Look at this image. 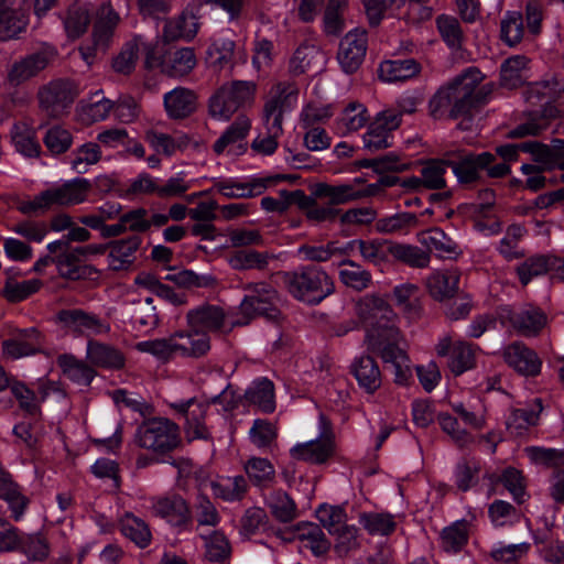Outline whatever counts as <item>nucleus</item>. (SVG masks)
<instances>
[{"instance_id":"8fccbe9b","label":"nucleus","mask_w":564,"mask_h":564,"mask_svg":"<svg viewBox=\"0 0 564 564\" xmlns=\"http://www.w3.org/2000/svg\"><path fill=\"white\" fill-rule=\"evenodd\" d=\"M522 151L532 154L534 161L539 163L538 167L544 170L560 167L564 170V156H560L557 152L547 145L538 142H523Z\"/></svg>"},{"instance_id":"2f4dec72","label":"nucleus","mask_w":564,"mask_h":564,"mask_svg":"<svg viewBox=\"0 0 564 564\" xmlns=\"http://www.w3.org/2000/svg\"><path fill=\"white\" fill-rule=\"evenodd\" d=\"M492 160L494 156L488 152L478 155L467 154L458 163L453 164V173L460 183H469L477 180Z\"/></svg>"},{"instance_id":"7c9ffc66","label":"nucleus","mask_w":564,"mask_h":564,"mask_svg":"<svg viewBox=\"0 0 564 564\" xmlns=\"http://www.w3.org/2000/svg\"><path fill=\"white\" fill-rule=\"evenodd\" d=\"M147 51V64L149 66L154 65L153 53L148 51V45L141 37H137L133 41L127 43L121 52L115 57L112 62V68L115 72L120 74H129L133 70L135 62L139 56L140 50Z\"/></svg>"},{"instance_id":"a878e982","label":"nucleus","mask_w":564,"mask_h":564,"mask_svg":"<svg viewBox=\"0 0 564 564\" xmlns=\"http://www.w3.org/2000/svg\"><path fill=\"white\" fill-rule=\"evenodd\" d=\"M458 282L459 272L456 269L437 270L426 279V288L432 297L443 301L455 295Z\"/></svg>"},{"instance_id":"5701e85b","label":"nucleus","mask_w":564,"mask_h":564,"mask_svg":"<svg viewBox=\"0 0 564 564\" xmlns=\"http://www.w3.org/2000/svg\"><path fill=\"white\" fill-rule=\"evenodd\" d=\"M173 406L185 417V433L189 441L206 438L208 436V431L203 423L206 412V408L203 403L191 399L175 403Z\"/></svg>"},{"instance_id":"a18cd8bd","label":"nucleus","mask_w":564,"mask_h":564,"mask_svg":"<svg viewBox=\"0 0 564 564\" xmlns=\"http://www.w3.org/2000/svg\"><path fill=\"white\" fill-rule=\"evenodd\" d=\"M121 532L139 547H147L151 542V531L148 524L132 513H126L121 519Z\"/></svg>"},{"instance_id":"aec40b11","label":"nucleus","mask_w":564,"mask_h":564,"mask_svg":"<svg viewBox=\"0 0 564 564\" xmlns=\"http://www.w3.org/2000/svg\"><path fill=\"white\" fill-rule=\"evenodd\" d=\"M250 120L240 116L216 141L214 150L217 154L240 155L246 151V137L249 133Z\"/></svg>"},{"instance_id":"ea45409f","label":"nucleus","mask_w":564,"mask_h":564,"mask_svg":"<svg viewBox=\"0 0 564 564\" xmlns=\"http://www.w3.org/2000/svg\"><path fill=\"white\" fill-rule=\"evenodd\" d=\"M204 489L210 488L212 492L224 500L234 501L242 497L247 484L242 476L218 477L216 480L203 484Z\"/></svg>"},{"instance_id":"f704fd0d","label":"nucleus","mask_w":564,"mask_h":564,"mask_svg":"<svg viewBox=\"0 0 564 564\" xmlns=\"http://www.w3.org/2000/svg\"><path fill=\"white\" fill-rule=\"evenodd\" d=\"M295 534L300 540L302 547L310 549L315 556L324 555L330 547V543L326 539L324 532L315 523H299L296 525Z\"/></svg>"},{"instance_id":"ddd939ff","label":"nucleus","mask_w":564,"mask_h":564,"mask_svg":"<svg viewBox=\"0 0 564 564\" xmlns=\"http://www.w3.org/2000/svg\"><path fill=\"white\" fill-rule=\"evenodd\" d=\"M76 94L68 82L50 83L39 93L40 106L50 117H59L73 102Z\"/></svg>"},{"instance_id":"de8ad7c7","label":"nucleus","mask_w":564,"mask_h":564,"mask_svg":"<svg viewBox=\"0 0 564 564\" xmlns=\"http://www.w3.org/2000/svg\"><path fill=\"white\" fill-rule=\"evenodd\" d=\"M368 119L367 109L362 104L350 102L338 118L337 129L341 133L354 132L362 128Z\"/></svg>"},{"instance_id":"2eb2a0df","label":"nucleus","mask_w":564,"mask_h":564,"mask_svg":"<svg viewBox=\"0 0 564 564\" xmlns=\"http://www.w3.org/2000/svg\"><path fill=\"white\" fill-rule=\"evenodd\" d=\"M54 55V50L47 46L15 61L8 70L9 83L18 86L33 78L48 65Z\"/></svg>"},{"instance_id":"f257e3e1","label":"nucleus","mask_w":564,"mask_h":564,"mask_svg":"<svg viewBox=\"0 0 564 564\" xmlns=\"http://www.w3.org/2000/svg\"><path fill=\"white\" fill-rule=\"evenodd\" d=\"M357 312L366 323L369 348L392 367L395 382L405 384L412 372L409 358L399 346L401 335L394 324L395 315L391 307L383 299L371 295L358 302Z\"/></svg>"},{"instance_id":"e433bc0d","label":"nucleus","mask_w":564,"mask_h":564,"mask_svg":"<svg viewBox=\"0 0 564 564\" xmlns=\"http://www.w3.org/2000/svg\"><path fill=\"white\" fill-rule=\"evenodd\" d=\"M511 324L525 336L538 334L546 325V316L538 308L527 307L519 312L508 311Z\"/></svg>"},{"instance_id":"4be33fe9","label":"nucleus","mask_w":564,"mask_h":564,"mask_svg":"<svg viewBox=\"0 0 564 564\" xmlns=\"http://www.w3.org/2000/svg\"><path fill=\"white\" fill-rule=\"evenodd\" d=\"M163 102L170 118L183 119L196 110L197 96L192 89L178 86L164 94Z\"/></svg>"},{"instance_id":"9b49d317","label":"nucleus","mask_w":564,"mask_h":564,"mask_svg":"<svg viewBox=\"0 0 564 564\" xmlns=\"http://www.w3.org/2000/svg\"><path fill=\"white\" fill-rule=\"evenodd\" d=\"M400 126V113L392 110L379 112L362 135L364 148L373 153L391 147V132Z\"/></svg>"},{"instance_id":"b1692460","label":"nucleus","mask_w":564,"mask_h":564,"mask_svg":"<svg viewBox=\"0 0 564 564\" xmlns=\"http://www.w3.org/2000/svg\"><path fill=\"white\" fill-rule=\"evenodd\" d=\"M152 511L173 527H182L189 520L188 507L185 500L178 496L155 499Z\"/></svg>"},{"instance_id":"774afa93","label":"nucleus","mask_w":564,"mask_h":564,"mask_svg":"<svg viewBox=\"0 0 564 564\" xmlns=\"http://www.w3.org/2000/svg\"><path fill=\"white\" fill-rule=\"evenodd\" d=\"M271 256L264 252H258L254 250H242L236 252L230 258V264L235 269H263L267 267Z\"/></svg>"},{"instance_id":"603ef678","label":"nucleus","mask_w":564,"mask_h":564,"mask_svg":"<svg viewBox=\"0 0 564 564\" xmlns=\"http://www.w3.org/2000/svg\"><path fill=\"white\" fill-rule=\"evenodd\" d=\"M58 365L64 375L77 384L88 386L95 377V372L91 368L76 360L73 356H59Z\"/></svg>"},{"instance_id":"c85d7f7f","label":"nucleus","mask_w":564,"mask_h":564,"mask_svg":"<svg viewBox=\"0 0 564 564\" xmlns=\"http://www.w3.org/2000/svg\"><path fill=\"white\" fill-rule=\"evenodd\" d=\"M119 15L109 3L100 7L94 28V44L96 48L105 50L111 42Z\"/></svg>"},{"instance_id":"473e14b6","label":"nucleus","mask_w":564,"mask_h":564,"mask_svg":"<svg viewBox=\"0 0 564 564\" xmlns=\"http://www.w3.org/2000/svg\"><path fill=\"white\" fill-rule=\"evenodd\" d=\"M112 107V102L105 98L101 91H97L94 100H84L78 105L76 118L80 123L89 126L105 120Z\"/></svg>"},{"instance_id":"79ce46f5","label":"nucleus","mask_w":564,"mask_h":564,"mask_svg":"<svg viewBox=\"0 0 564 564\" xmlns=\"http://www.w3.org/2000/svg\"><path fill=\"white\" fill-rule=\"evenodd\" d=\"M11 139L15 150L24 156L35 158L41 152L35 130L26 123H17L11 131Z\"/></svg>"},{"instance_id":"bf43d9fd","label":"nucleus","mask_w":564,"mask_h":564,"mask_svg":"<svg viewBox=\"0 0 564 564\" xmlns=\"http://www.w3.org/2000/svg\"><path fill=\"white\" fill-rule=\"evenodd\" d=\"M43 142L51 154L58 155L72 147L73 135L64 127L55 124L46 130Z\"/></svg>"},{"instance_id":"412c9836","label":"nucleus","mask_w":564,"mask_h":564,"mask_svg":"<svg viewBox=\"0 0 564 564\" xmlns=\"http://www.w3.org/2000/svg\"><path fill=\"white\" fill-rule=\"evenodd\" d=\"M41 348V335L35 328L25 329L2 343L3 357L12 360L32 356Z\"/></svg>"},{"instance_id":"0eeeda50","label":"nucleus","mask_w":564,"mask_h":564,"mask_svg":"<svg viewBox=\"0 0 564 564\" xmlns=\"http://www.w3.org/2000/svg\"><path fill=\"white\" fill-rule=\"evenodd\" d=\"M135 437L141 447L156 453L172 451L181 441L177 425L163 417L152 419L142 423L137 431Z\"/></svg>"},{"instance_id":"1a4fd4ad","label":"nucleus","mask_w":564,"mask_h":564,"mask_svg":"<svg viewBox=\"0 0 564 564\" xmlns=\"http://www.w3.org/2000/svg\"><path fill=\"white\" fill-rule=\"evenodd\" d=\"M278 302L276 292L270 285L265 283L250 285L239 307L243 319L237 323L247 324L249 319L258 315L275 318L278 316Z\"/></svg>"},{"instance_id":"0e129e2a","label":"nucleus","mask_w":564,"mask_h":564,"mask_svg":"<svg viewBox=\"0 0 564 564\" xmlns=\"http://www.w3.org/2000/svg\"><path fill=\"white\" fill-rule=\"evenodd\" d=\"M527 456L538 466L557 467L564 463V451L556 448H546L540 446H531L524 449Z\"/></svg>"},{"instance_id":"f3484780","label":"nucleus","mask_w":564,"mask_h":564,"mask_svg":"<svg viewBox=\"0 0 564 564\" xmlns=\"http://www.w3.org/2000/svg\"><path fill=\"white\" fill-rule=\"evenodd\" d=\"M367 51V34L355 29L340 41L337 59L345 73H354L362 63Z\"/></svg>"},{"instance_id":"6e6d98bb","label":"nucleus","mask_w":564,"mask_h":564,"mask_svg":"<svg viewBox=\"0 0 564 564\" xmlns=\"http://www.w3.org/2000/svg\"><path fill=\"white\" fill-rule=\"evenodd\" d=\"M468 523L464 520L456 521L445 528L441 535L442 547L447 553L458 552L467 542Z\"/></svg>"},{"instance_id":"a211bd4d","label":"nucleus","mask_w":564,"mask_h":564,"mask_svg":"<svg viewBox=\"0 0 564 564\" xmlns=\"http://www.w3.org/2000/svg\"><path fill=\"white\" fill-rule=\"evenodd\" d=\"M283 177L258 176L247 180H224L216 183L217 191L226 197H253L262 194L269 186H272Z\"/></svg>"},{"instance_id":"f03ea898","label":"nucleus","mask_w":564,"mask_h":564,"mask_svg":"<svg viewBox=\"0 0 564 564\" xmlns=\"http://www.w3.org/2000/svg\"><path fill=\"white\" fill-rule=\"evenodd\" d=\"M484 76L477 68H468L451 85L438 90L431 100L433 112L451 107L453 117L466 113L471 107L485 100L491 88L480 86Z\"/></svg>"},{"instance_id":"6e6552de","label":"nucleus","mask_w":564,"mask_h":564,"mask_svg":"<svg viewBox=\"0 0 564 564\" xmlns=\"http://www.w3.org/2000/svg\"><path fill=\"white\" fill-rule=\"evenodd\" d=\"M317 436L314 440L297 443L291 448V455L314 464L326 462L334 452V433L330 421L321 413L317 421Z\"/></svg>"},{"instance_id":"bb28decb","label":"nucleus","mask_w":564,"mask_h":564,"mask_svg":"<svg viewBox=\"0 0 564 564\" xmlns=\"http://www.w3.org/2000/svg\"><path fill=\"white\" fill-rule=\"evenodd\" d=\"M351 372L358 386L367 393L376 392L381 386V373L376 361L369 356L355 358Z\"/></svg>"},{"instance_id":"5fc2aeb1","label":"nucleus","mask_w":564,"mask_h":564,"mask_svg":"<svg viewBox=\"0 0 564 564\" xmlns=\"http://www.w3.org/2000/svg\"><path fill=\"white\" fill-rule=\"evenodd\" d=\"M100 156L99 145L94 142H87L73 152L69 163L76 173L83 174L88 172L89 167L100 160Z\"/></svg>"},{"instance_id":"72a5a7b5","label":"nucleus","mask_w":564,"mask_h":564,"mask_svg":"<svg viewBox=\"0 0 564 564\" xmlns=\"http://www.w3.org/2000/svg\"><path fill=\"white\" fill-rule=\"evenodd\" d=\"M197 58L192 47H182L171 53L161 63L162 72L172 77H183L196 66Z\"/></svg>"},{"instance_id":"a19ab883","label":"nucleus","mask_w":564,"mask_h":564,"mask_svg":"<svg viewBox=\"0 0 564 564\" xmlns=\"http://www.w3.org/2000/svg\"><path fill=\"white\" fill-rule=\"evenodd\" d=\"M176 337V351L181 356H200L209 350V337L199 330L189 328L187 334L177 333Z\"/></svg>"},{"instance_id":"c9c22d12","label":"nucleus","mask_w":564,"mask_h":564,"mask_svg":"<svg viewBox=\"0 0 564 564\" xmlns=\"http://www.w3.org/2000/svg\"><path fill=\"white\" fill-rule=\"evenodd\" d=\"M419 72L420 66L412 58L384 61L379 66V77L386 83L406 80Z\"/></svg>"},{"instance_id":"423d86ee","label":"nucleus","mask_w":564,"mask_h":564,"mask_svg":"<svg viewBox=\"0 0 564 564\" xmlns=\"http://www.w3.org/2000/svg\"><path fill=\"white\" fill-rule=\"evenodd\" d=\"M256 84L236 80L223 85L209 99V115L218 121H227L240 107L253 101Z\"/></svg>"},{"instance_id":"7ed1b4c3","label":"nucleus","mask_w":564,"mask_h":564,"mask_svg":"<svg viewBox=\"0 0 564 564\" xmlns=\"http://www.w3.org/2000/svg\"><path fill=\"white\" fill-rule=\"evenodd\" d=\"M297 104V88L293 84H278L264 107L267 134H260L252 142V149L263 155L274 153L282 134L283 115Z\"/></svg>"},{"instance_id":"09e8293b","label":"nucleus","mask_w":564,"mask_h":564,"mask_svg":"<svg viewBox=\"0 0 564 564\" xmlns=\"http://www.w3.org/2000/svg\"><path fill=\"white\" fill-rule=\"evenodd\" d=\"M528 59L524 56L508 58L501 66V84L508 88L521 85L528 77Z\"/></svg>"},{"instance_id":"cd10ccee","label":"nucleus","mask_w":564,"mask_h":564,"mask_svg":"<svg viewBox=\"0 0 564 564\" xmlns=\"http://www.w3.org/2000/svg\"><path fill=\"white\" fill-rule=\"evenodd\" d=\"M564 260L554 256H536L525 260L518 267L517 273L523 285H527L533 278L547 271H558L563 268Z\"/></svg>"},{"instance_id":"393cba45","label":"nucleus","mask_w":564,"mask_h":564,"mask_svg":"<svg viewBox=\"0 0 564 564\" xmlns=\"http://www.w3.org/2000/svg\"><path fill=\"white\" fill-rule=\"evenodd\" d=\"M140 247L138 237L116 240L109 243L108 267L110 270L120 271L129 269L135 259V252Z\"/></svg>"},{"instance_id":"052dcab7","label":"nucleus","mask_w":564,"mask_h":564,"mask_svg":"<svg viewBox=\"0 0 564 564\" xmlns=\"http://www.w3.org/2000/svg\"><path fill=\"white\" fill-rule=\"evenodd\" d=\"M340 281L357 291L366 289L371 282V275L352 261H344L339 271Z\"/></svg>"},{"instance_id":"c756f323","label":"nucleus","mask_w":564,"mask_h":564,"mask_svg":"<svg viewBox=\"0 0 564 564\" xmlns=\"http://www.w3.org/2000/svg\"><path fill=\"white\" fill-rule=\"evenodd\" d=\"M224 317V312L218 306L203 305L191 311L187 315V321L189 328L207 335L208 332H214L221 327Z\"/></svg>"},{"instance_id":"3c124183","label":"nucleus","mask_w":564,"mask_h":564,"mask_svg":"<svg viewBox=\"0 0 564 564\" xmlns=\"http://www.w3.org/2000/svg\"><path fill=\"white\" fill-rule=\"evenodd\" d=\"M29 11L6 12L0 9V40L9 41L15 39L28 25Z\"/></svg>"},{"instance_id":"680f3d73","label":"nucleus","mask_w":564,"mask_h":564,"mask_svg":"<svg viewBox=\"0 0 564 564\" xmlns=\"http://www.w3.org/2000/svg\"><path fill=\"white\" fill-rule=\"evenodd\" d=\"M89 23V11L86 6L76 4L69 8L64 20L65 31L70 39L80 36Z\"/></svg>"},{"instance_id":"c03bdc74","label":"nucleus","mask_w":564,"mask_h":564,"mask_svg":"<svg viewBox=\"0 0 564 564\" xmlns=\"http://www.w3.org/2000/svg\"><path fill=\"white\" fill-rule=\"evenodd\" d=\"M0 498L6 500L13 512L15 519H19L26 505L25 497L20 492L18 486L12 480L9 473L0 464Z\"/></svg>"},{"instance_id":"4468645a","label":"nucleus","mask_w":564,"mask_h":564,"mask_svg":"<svg viewBox=\"0 0 564 564\" xmlns=\"http://www.w3.org/2000/svg\"><path fill=\"white\" fill-rule=\"evenodd\" d=\"M362 182L361 177H355L350 182L337 185L322 183L316 185L314 193L333 205L345 204L375 193L376 185L361 189Z\"/></svg>"},{"instance_id":"13d9d810","label":"nucleus","mask_w":564,"mask_h":564,"mask_svg":"<svg viewBox=\"0 0 564 564\" xmlns=\"http://www.w3.org/2000/svg\"><path fill=\"white\" fill-rule=\"evenodd\" d=\"M248 477L258 486H268L275 478L273 465L261 457H251L245 465Z\"/></svg>"},{"instance_id":"864d4df0","label":"nucleus","mask_w":564,"mask_h":564,"mask_svg":"<svg viewBox=\"0 0 564 564\" xmlns=\"http://www.w3.org/2000/svg\"><path fill=\"white\" fill-rule=\"evenodd\" d=\"M541 411L540 401H535L530 408L516 409L507 420V427L517 434H521L522 431L538 423Z\"/></svg>"},{"instance_id":"49530a36","label":"nucleus","mask_w":564,"mask_h":564,"mask_svg":"<svg viewBox=\"0 0 564 564\" xmlns=\"http://www.w3.org/2000/svg\"><path fill=\"white\" fill-rule=\"evenodd\" d=\"M87 358L93 365L106 368H120L124 362L118 350L95 341L88 343Z\"/></svg>"},{"instance_id":"58836bf2","label":"nucleus","mask_w":564,"mask_h":564,"mask_svg":"<svg viewBox=\"0 0 564 564\" xmlns=\"http://www.w3.org/2000/svg\"><path fill=\"white\" fill-rule=\"evenodd\" d=\"M419 241L441 258H453L458 253L456 243L440 228L422 231Z\"/></svg>"},{"instance_id":"9d476101","label":"nucleus","mask_w":564,"mask_h":564,"mask_svg":"<svg viewBox=\"0 0 564 564\" xmlns=\"http://www.w3.org/2000/svg\"><path fill=\"white\" fill-rule=\"evenodd\" d=\"M478 350L477 345L465 340L453 341L449 337H443L436 346L437 355L447 357V367L455 376H460L475 367Z\"/></svg>"},{"instance_id":"20e7f679","label":"nucleus","mask_w":564,"mask_h":564,"mask_svg":"<svg viewBox=\"0 0 564 564\" xmlns=\"http://www.w3.org/2000/svg\"><path fill=\"white\" fill-rule=\"evenodd\" d=\"M89 186L88 180L74 178L21 202L19 208L22 213L30 214L45 212L53 206L77 205L87 199Z\"/></svg>"},{"instance_id":"dca6fc26","label":"nucleus","mask_w":564,"mask_h":564,"mask_svg":"<svg viewBox=\"0 0 564 564\" xmlns=\"http://www.w3.org/2000/svg\"><path fill=\"white\" fill-rule=\"evenodd\" d=\"M502 358L510 368L521 376L535 377L541 372L542 361L538 354L520 341L503 347Z\"/></svg>"},{"instance_id":"e2e57ef3","label":"nucleus","mask_w":564,"mask_h":564,"mask_svg":"<svg viewBox=\"0 0 564 564\" xmlns=\"http://www.w3.org/2000/svg\"><path fill=\"white\" fill-rule=\"evenodd\" d=\"M359 522L372 535H388L395 528L393 517L389 513H364Z\"/></svg>"},{"instance_id":"39448f33","label":"nucleus","mask_w":564,"mask_h":564,"mask_svg":"<svg viewBox=\"0 0 564 564\" xmlns=\"http://www.w3.org/2000/svg\"><path fill=\"white\" fill-rule=\"evenodd\" d=\"M285 283L295 299L308 304H317L334 292L330 278L315 267L286 274Z\"/></svg>"},{"instance_id":"69168bd1","label":"nucleus","mask_w":564,"mask_h":564,"mask_svg":"<svg viewBox=\"0 0 564 564\" xmlns=\"http://www.w3.org/2000/svg\"><path fill=\"white\" fill-rule=\"evenodd\" d=\"M322 58V53L315 45L304 44L301 45L291 57L290 68L295 74H302Z\"/></svg>"},{"instance_id":"37998d69","label":"nucleus","mask_w":564,"mask_h":564,"mask_svg":"<svg viewBox=\"0 0 564 564\" xmlns=\"http://www.w3.org/2000/svg\"><path fill=\"white\" fill-rule=\"evenodd\" d=\"M246 395L248 400L258 405L265 413L273 412L275 409L273 383L265 379H258L248 388Z\"/></svg>"},{"instance_id":"338daca9","label":"nucleus","mask_w":564,"mask_h":564,"mask_svg":"<svg viewBox=\"0 0 564 564\" xmlns=\"http://www.w3.org/2000/svg\"><path fill=\"white\" fill-rule=\"evenodd\" d=\"M330 535L334 536V549L339 556H345L359 546L358 529L355 525L346 523Z\"/></svg>"},{"instance_id":"f8f14e48","label":"nucleus","mask_w":564,"mask_h":564,"mask_svg":"<svg viewBox=\"0 0 564 564\" xmlns=\"http://www.w3.org/2000/svg\"><path fill=\"white\" fill-rule=\"evenodd\" d=\"M56 324L66 333L76 335H98L109 330V326L93 314L82 310H63L55 317Z\"/></svg>"},{"instance_id":"4d7b16f0","label":"nucleus","mask_w":564,"mask_h":564,"mask_svg":"<svg viewBox=\"0 0 564 564\" xmlns=\"http://www.w3.org/2000/svg\"><path fill=\"white\" fill-rule=\"evenodd\" d=\"M265 503L272 514L280 521L288 522L295 518L294 501L284 491H273L265 498Z\"/></svg>"},{"instance_id":"6ab92c4d","label":"nucleus","mask_w":564,"mask_h":564,"mask_svg":"<svg viewBox=\"0 0 564 564\" xmlns=\"http://www.w3.org/2000/svg\"><path fill=\"white\" fill-rule=\"evenodd\" d=\"M46 249L53 256V263L62 276L72 280L82 276V257L76 252L77 247H72L65 239H58L47 243Z\"/></svg>"},{"instance_id":"4c0bfd02","label":"nucleus","mask_w":564,"mask_h":564,"mask_svg":"<svg viewBox=\"0 0 564 564\" xmlns=\"http://www.w3.org/2000/svg\"><path fill=\"white\" fill-rule=\"evenodd\" d=\"M198 31V21L194 13L183 12L164 24L163 36L166 41L192 40Z\"/></svg>"}]
</instances>
